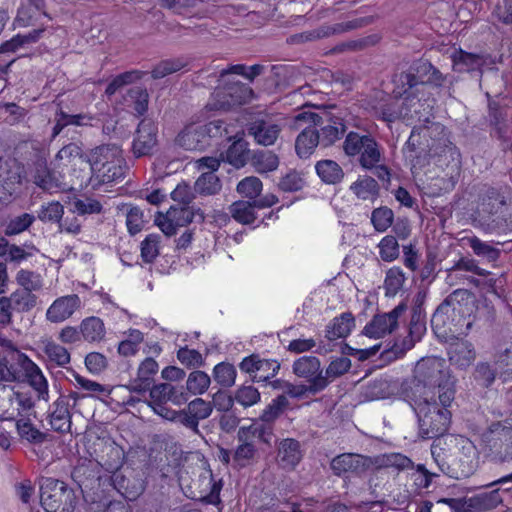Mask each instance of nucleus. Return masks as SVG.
<instances>
[{"instance_id":"obj_11","label":"nucleus","mask_w":512,"mask_h":512,"mask_svg":"<svg viewBox=\"0 0 512 512\" xmlns=\"http://www.w3.org/2000/svg\"><path fill=\"white\" fill-rule=\"evenodd\" d=\"M467 295L466 290H455L435 310L431 318V326L438 336L450 334L451 317L457 315L459 310V297Z\"/></svg>"},{"instance_id":"obj_14","label":"nucleus","mask_w":512,"mask_h":512,"mask_svg":"<svg viewBox=\"0 0 512 512\" xmlns=\"http://www.w3.org/2000/svg\"><path fill=\"white\" fill-rule=\"evenodd\" d=\"M280 125L271 117L259 116L253 118L247 125V133L258 145L270 146L278 139Z\"/></svg>"},{"instance_id":"obj_26","label":"nucleus","mask_w":512,"mask_h":512,"mask_svg":"<svg viewBox=\"0 0 512 512\" xmlns=\"http://www.w3.org/2000/svg\"><path fill=\"white\" fill-rule=\"evenodd\" d=\"M176 144L185 150H199L206 144V134L202 126L188 125L176 137Z\"/></svg>"},{"instance_id":"obj_21","label":"nucleus","mask_w":512,"mask_h":512,"mask_svg":"<svg viewBox=\"0 0 512 512\" xmlns=\"http://www.w3.org/2000/svg\"><path fill=\"white\" fill-rule=\"evenodd\" d=\"M81 306V300L77 294L57 298L46 312L47 319L52 323L63 322L70 318Z\"/></svg>"},{"instance_id":"obj_30","label":"nucleus","mask_w":512,"mask_h":512,"mask_svg":"<svg viewBox=\"0 0 512 512\" xmlns=\"http://www.w3.org/2000/svg\"><path fill=\"white\" fill-rule=\"evenodd\" d=\"M320 145L316 128L306 127L297 136L295 141V150L300 158H308L314 152L315 148Z\"/></svg>"},{"instance_id":"obj_15","label":"nucleus","mask_w":512,"mask_h":512,"mask_svg":"<svg viewBox=\"0 0 512 512\" xmlns=\"http://www.w3.org/2000/svg\"><path fill=\"white\" fill-rule=\"evenodd\" d=\"M217 109L228 110L247 103L253 97V90L241 82H233L215 93Z\"/></svg>"},{"instance_id":"obj_55","label":"nucleus","mask_w":512,"mask_h":512,"mask_svg":"<svg viewBox=\"0 0 512 512\" xmlns=\"http://www.w3.org/2000/svg\"><path fill=\"white\" fill-rule=\"evenodd\" d=\"M263 184L258 177L249 176L242 179L237 185V191L242 196L252 199L253 201L260 195Z\"/></svg>"},{"instance_id":"obj_48","label":"nucleus","mask_w":512,"mask_h":512,"mask_svg":"<svg viewBox=\"0 0 512 512\" xmlns=\"http://www.w3.org/2000/svg\"><path fill=\"white\" fill-rule=\"evenodd\" d=\"M210 383L211 379L207 373L196 370L189 374L186 388L193 395H201L207 391Z\"/></svg>"},{"instance_id":"obj_37","label":"nucleus","mask_w":512,"mask_h":512,"mask_svg":"<svg viewBox=\"0 0 512 512\" xmlns=\"http://www.w3.org/2000/svg\"><path fill=\"white\" fill-rule=\"evenodd\" d=\"M80 333L88 342L100 341L105 335L104 323L98 317L86 318L80 325Z\"/></svg>"},{"instance_id":"obj_44","label":"nucleus","mask_w":512,"mask_h":512,"mask_svg":"<svg viewBox=\"0 0 512 512\" xmlns=\"http://www.w3.org/2000/svg\"><path fill=\"white\" fill-rule=\"evenodd\" d=\"M242 442L237 446L232 455L233 464L235 467L243 468L248 466L256 455V447L248 440H239Z\"/></svg>"},{"instance_id":"obj_29","label":"nucleus","mask_w":512,"mask_h":512,"mask_svg":"<svg viewBox=\"0 0 512 512\" xmlns=\"http://www.w3.org/2000/svg\"><path fill=\"white\" fill-rule=\"evenodd\" d=\"M373 467L395 468L398 471L413 469L414 463L410 458L401 453H387L372 457Z\"/></svg>"},{"instance_id":"obj_46","label":"nucleus","mask_w":512,"mask_h":512,"mask_svg":"<svg viewBox=\"0 0 512 512\" xmlns=\"http://www.w3.org/2000/svg\"><path fill=\"white\" fill-rule=\"evenodd\" d=\"M112 482L115 489L125 498L129 500H134L138 497L143 491L142 483H138V486L135 485L133 487L129 486L130 480L127 479L124 475L119 472H115L112 477Z\"/></svg>"},{"instance_id":"obj_64","label":"nucleus","mask_w":512,"mask_h":512,"mask_svg":"<svg viewBox=\"0 0 512 512\" xmlns=\"http://www.w3.org/2000/svg\"><path fill=\"white\" fill-rule=\"evenodd\" d=\"M234 399L243 407H250L260 401V393L251 385H243L236 390Z\"/></svg>"},{"instance_id":"obj_12","label":"nucleus","mask_w":512,"mask_h":512,"mask_svg":"<svg viewBox=\"0 0 512 512\" xmlns=\"http://www.w3.org/2000/svg\"><path fill=\"white\" fill-rule=\"evenodd\" d=\"M406 309V304L400 303L388 313L374 315L363 328L362 334L374 339L391 334L398 327V319Z\"/></svg>"},{"instance_id":"obj_33","label":"nucleus","mask_w":512,"mask_h":512,"mask_svg":"<svg viewBox=\"0 0 512 512\" xmlns=\"http://www.w3.org/2000/svg\"><path fill=\"white\" fill-rule=\"evenodd\" d=\"M56 161H61L65 167H74L80 164H87V155L76 143H69L63 146L55 156Z\"/></svg>"},{"instance_id":"obj_1","label":"nucleus","mask_w":512,"mask_h":512,"mask_svg":"<svg viewBox=\"0 0 512 512\" xmlns=\"http://www.w3.org/2000/svg\"><path fill=\"white\" fill-rule=\"evenodd\" d=\"M402 393L407 400L433 399L443 404H451L455 396L454 381L444 359L426 357L417 362L413 379L402 385Z\"/></svg>"},{"instance_id":"obj_56","label":"nucleus","mask_w":512,"mask_h":512,"mask_svg":"<svg viewBox=\"0 0 512 512\" xmlns=\"http://www.w3.org/2000/svg\"><path fill=\"white\" fill-rule=\"evenodd\" d=\"M35 221V217L29 213H23L12 218L5 227L6 236L18 235L27 230Z\"/></svg>"},{"instance_id":"obj_38","label":"nucleus","mask_w":512,"mask_h":512,"mask_svg":"<svg viewBox=\"0 0 512 512\" xmlns=\"http://www.w3.org/2000/svg\"><path fill=\"white\" fill-rule=\"evenodd\" d=\"M284 393L298 400L314 396L323 391V385L320 381L308 384H284Z\"/></svg>"},{"instance_id":"obj_6","label":"nucleus","mask_w":512,"mask_h":512,"mask_svg":"<svg viewBox=\"0 0 512 512\" xmlns=\"http://www.w3.org/2000/svg\"><path fill=\"white\" fill-rule=\"evenodd\" d=\"M343 151L348 157L356 158L365 170H372L382 160V149L369 133L360 134L350 131L343 141Z\"/></svg>"},{"instance_id":"obj_25","label":"nucleus","mask_w":512,"mask_h":512,"mask_svg":"<svg viewBox=\"0 0 512 512\" xmlns=\"http://www.w3.org/2000/svg\"><path fill=\"white\" fill-rule=\"evenodd\" d=\"M121 156V149L114 144L98 146L87 155V164L90 167L91 175L100 172L110 161Z\"/></svg>"},{"instance_id":"obj_3","label":"nucleus","mask_w":512,"mask_h":512,"mask_svg":"<svg viewBox=\"0 0 512 512\" xmlns=\"http://www.w3.org/2000/svg\"><path fill=\"white\" fill-rule=\"evenodd\" d=\"M15 20L19 26L38 25L39 27L28 34H18L11 40L3 43L0 46V53L14 52L25 44L36 42L45 31L51 18L44 11V0H22Z\"/></svg>"},{"instance_id":"obj_9","label":"nucleus","mask_w":512,"mask_h":512,"mask_svg":"<svg viewBox=\"0 0 512 512\" xmlns=\"http://www.w3.org/2000/svg\"><path fill=\"white\" fill-rule=\"evenodd\" d=\"M204 215L199 209L190 206H171L165 215L159 214L155 222L161 231L172 236L176 233L178 227L186 226L193 221L202 222Z\"/></svg>"},{"instance_id":"obj_42","label":"nucleus","mask_w":512,"mask_h":512,"mask_svg":"<svg viewBox=\"0 0 512 512\" xmlns=\"http://www.w3.org/2000/svg\"><path fill=\"white\" fill-rule=\"evenodd\" d=\"M148 93L141 87L130 88L125 95V102L132 106L137 115H143L148 108Z\"/></svg>"},{"instance_id":"obj_10","label":"nucleus","mask_w":512,"mask_h":512,"mask_svg":"<svg viewBox=\"0 0 512 512\" xmlns=\"http://www.w3.org/2000/svg\"><path fill=\"white\" fill-rule=\"evenodd\" d=\"M60 164H55L54 168L48 166L47 159L42 154H37L30 168L32 182L47 192H54L62 188L63 175Z\"/></svg>"},{"instance_id":"obj_31","label":"nucleus","mask_w":512,"mask_h":512,"mask_svg":"<svg viewBox=\"0 0 512 512\" xmlns=\"http://www.w3.org/2000/svg\"><path fill=\"white\" fill-rule=\"evenodd\" d=\"M315 170L320 179L326 184H337L344 178V171L341 166L330 159L318 161Z\"/></svg>"},{"instance_id":"obj_41","label":"nucleus","mask_w":512,"mask_h":512,"mask_svg":"<svg viewBox=\"0 0 512 512\" xmlns=\"http://www.w3.org/2000/svg\"><path fill=\"white\" fill-rule=\"evenodd\" d=\"M194 190L201 195H215L221 190V182L212 172H203L196 180Z\"/></svg>"},{"instance_id":"obj_17","label":"nucleus","mask_w":512,"mask_h":512,"mask_svg":"<svg viewBox=\"0 0 512 512\" xmlns=\"http://www.w3.org/2000/svg\"><path fill=\"white\" fill-rule=\"evenodd\" d=\"M292 370L297 377L306 379L308 383L320 381L323 390L330 383L327 376H324L320 360L315 356H302L296 359L293 362Z\"/></svg>"},{"instance_id":"obj_19","label":"nucleus","mask_w":512,"mask_h":512,"mask_svg":"<svg viewBox=\"0 0 512 512\" xmlns=\"http://www.w3.org/2000/svg\"><path fill=\"white\" fill-rule=\"evenodd\" d=\"M17 363L25 371L29 384L37 391L38 397L48 400V383L40 368L24 353L17 351Z\"/></svg>"},{"instance_id":"obj_49","label":"nucleus","mask_w":512,"mask_h":512,"mask_svg":"<svg viewBox=\"0 0 512 512\" xmlns=\"http://www.w3.org/2000/svg\"><path fill=\"white\" fill-rule=\"evenodd\" d=\"M236 375V369L230 363L221 362L213 369L214 380L222 387L233 386L235 384Z\"/></svg>"},{"instance_id":"obj_58","label":"nucleus","mask_w":512,"mask_h":512,"mask_svg":"<svg viewBox=\"0 0 512 512\" xmlns=\"http://www.w3.org/2000/svg\"><path fill=\"white\" fill-rule=\"evenodd\" d=\"M160 235L149 234L141 242V257L144 262L152 263L159 255Z\"/></svg>"},{"instance_id":"obj_34","label":"nucleus","mask_w":512,"mask_h":512,"mask_svg":"<svg viewBox=\"0 0 512 512\" xmlns=\"http://www.w3.org/2000/svg\"><path fill=\"white\" fill-rule=\"evenodd\" d=\"M251 164L259 173L274 171L279 166L278 156L268 150H257L251 157Z\"/></svg>"},{"instance_id":"obj_62","label":"nucleus","mask_w":512,"mask_h":512,"mask_svg":"<svg viewBox=\"0 0 512 512\" xmlns=\"http://www.w3.org/2000/svg\"><path fill=\"white\" fill-rule=\"evenodd\" d=\"M405 281L403 271L399 267H392L386 273L385 289L386 295L394 296L402 288Z\"/></svg>"},{"instance_id":"obj_36","label":"nucleus","mask_w":512,"mask_h":512,"mask_svg":"<svg viewBox=\"0 0 512 512\" xmlns=\"http://www.w3.org/2000/svg\"><path fill=\"white\" fill-rule=\"evenodd\" d=\"M451 59L454 69L458 72L475 70L483 64V59L480 55L468 53L461 49L455 51L451 55Z\"/></svg>"},{"instance_id":"obj_22","label":"nucleus","mask_w":512,"mask_h":512,"mask_svg":"<svg viewBox=\"0 0 512 512\" xmlns=\"http://www.w3.org/2000/svg\"><path fill=\"white\" fill-rule=\"evenodd\" d=\"M426 332V317L422 304H416L412 308L408 326V336L402 341L401 350H410L415 343L420 341Z\"/></svg>"},{"instance_id":"obj_2","label":"nucleus","mask_w":512,"mask_h":512,"mask_svg":"<svg viewBox=\"0 0 512 512\" xmlns=\"http://www.w3.org/2000/svg\"><path fill=\"white\" fill-rule=\"evenodd\" d=\"M444 132L439 123H430L414 127L404 148L405 160L409 163L412 174H417L422 168L430 164L432 157L441 152L446 146L444 137L436 138Z\"/></svg>"},{"instance_id":"obj_4","label":"nucleus","mask_w":512,"mask_h":512,"mask_svg":"<svg viewBox=\"0 0 512 512\" xmlns=\"http://www.w3.org/2000/svg\"><path fill=\"white\" fill-rule=\"evenodd\" d=\"M408 401L417 415L421 438H438L448 431L451 421V413L448 410L450 404H443L436 397Z\"/></svg>"},{"instance_id":"obj_5","label":"nucleus","mask_w":512,"mask_h":512,"mask_svg":"<svg viewBox=\"0 0 512 512\" xmlns=\"http://www.w3.org/2000/svg\"><path fill=\"white\" fill-rule=\"evenodd\" d=\"M482 450L491 462L512 461V426L507 422L491 423L481 434Z\"/></svg>"},{"instance_id":"obj_7","label":"nucleus","mask_w":512,"mask_h":512,"mask_svg":"<svg viewBox=\"0 0 512 512\" xmlns=\"http://www.w3.org/2000/svg\"><path fill=\"white\" fill-rule=\"evenodd\" d=\"M294 122L295 124L307 122L313 124V128L318 127L319 129H316L317 136L320 145L325 148L340 140L346 131L344 119L328 111H322L321 113L303 111L294 117Z\"/></svg>"},{"instance_id":"obj_43","label":"nucleus","mask_w":512,"mask_h":512,"mask_svg":"<svg viewBox=\"0 0 512 512\" xmlns=\"http://www.w3.org/2000/svg\"><path fill=\"white\" fill-rule=\"evenodd\" d=\"M470 506L478 510H490L502 503L499 489L479 493L469 499Z\"/></svg>"},{"instance_id":"obj_23","label":"nucleus","mask_w":512,"mask_h":512,"mask_svg":"<svg viewBox=\"0 0 512 512\" xmlns=\"http://www.w3.org/2000/svg\"><path fill=\"white\" fill-rule=\"evenodd\" d=\"M20 183L21 176L18 169L11 167L0 158V205L10 202Z\"/></svg>"},{"instance_id":"obj_28","label":"nucleus","mask_w":512,"mask_h":512,"mask_svg":"<svg viewBox=\"0 0 512 512\" xmlns=\"http://www.w3.org/2000/svg\"><path fill=\"white\" fill-rule=\"evenodd\" d=\"M124 174V159L121 155L113 161H110L109 164L105 165L100 172L93 173L91 175V180L95 181L96 184H108L122 179Z\"/></svg>"},{"instance_id":"obj_16","label":"nucleus","mask_w":512,"mask_h":512,"mask_svg":"<svg viewBox=\"0 0 512 512\" xmlns=\"http://www.w3.org/2000/svg\"><path fill=\"white\" fill-rule=\"evenodd\" d=\"M373 467L372 457L355 453H343L334 457L330 468L336 476L346 473L362 474Z\"/></svg>"},{"instance_id":"obj_51","label":"nucleus","mask_w":512,"mask_h":512,"mask_svg":"<svg viewBox=\"0 0 512 512\" xmlns=\"http://www.w3.org/2000/svg\"><path fill=\"white\" fill-rule=\"evenodd\" d=\"M470 248L474 254L487 259L488 261H496L500 256V250L487 242L481 241L476 236L467 239Z\"/></svg>"},{"instance_id":"obj_27","label":"nucleus","mask_w":512,"mask_h":512,"mask_svg":"<svg viewBox=\"0 0 512 512\" xmlns=\"http://www.w3.org/2000/svg\"><path fill=\"white\" fill-rule=\"evenodd\" d=\"M449 361L461 369L470 366L476 357L473 345L468 341H457L450 345Z\"/></svg>"},{"instance_id":"obj_52","label":"nucleus","mask_w":512,"mask_h":512,"mask_svg":"<svg viewBox=\"0 0 512 512\" xmlns=\"http://www.w3.org/2000/svg\"><path fill=\"white\" fill-rule=\"evenodd\" d=\"M288 405L287 397L284 394L279 395L263 410L260 419L263 422L271 423L284 412Z\"/></svg>"},{"instance_id":"obj_50","label":"nucleus","mask_w":512,"mask_h":512,"mask_svg":"<svg viewBox=\"0 0 512 512\" xmlns=\"http://www.w3.org/2000/svg\"><path fill=\"white\" fill-rule=\"evenodd\" d=\"M64 215V207L58 201H52L41 206L37 218L44 223H60Z\"/></svg>"},{"instance_id":"obj_61","label":"nucleus","mask_w":512,"mask_h":512,"mask_svg":"<svg viewBox=\"0 0 512 512\" xmlns=\"http://www.w3.org/2000/svg\"><path fill=\"white\" fill-rule=\"evenodd\" d=\"M186 66L182 59H167L158 63L151 74L154 79H160L167 75L180 71Z\"/></svg>"},{"instance_id":"obj_59","label":"nucleus","mask_w":512,"mask_h":512,"mask_svg":"<svg viewBox=\"0 0 512 512\" xmlns=\"http://www.w3.org/2000/svg\"><path fill=\"white\" fill-rule=\"evenodd\" d=\"M280 364L276 360L261 359L256 374L252 376L253 382H265L273 378L279 371Z\"/></svg>"},{"instance_id":"obj_18","label":"nucleus","mask_w":512,"mask_h":512,"mask_svg":"<svg viewBox=\"0 0 512 512\" xmlns=\"http://www.w3.org/2000/svg\"><path fill=\"white\" fill-rule=\"evenodd\" d=\"M70 397L74 400L73 405H76L78 399L76 393L70 396L62 395L53 404V410L50 414V424L54 431L67 433L71 429Z\"/></svg>"},{"instance_id":"obj_32","label":"nucleus","mask_w":512,"mask_h":512,"mask_svg":"<svg viewBox=\"0 0 512 512\" xmlns=\"http://www.w3.org/2000/svg\"><path fill=\"white\" fill-rule=\"evenodd\" d=\"M354 326V317L351 313H343L333 321L326 328V338L330 341L346 337L352 327Z\"/></svg>"},{"instance_id":"obj_54","label":"nucleus","mask_w":512,"mask_h":512,"mask_svg":"<svg viewBox=\"0 0 512 512\" xmlns=\"http://www.w3.org/2000/svg\"><path fill=\"white\" fill-rule=\"evenodd\" d=\"M16 282L23 290L30 292L40 290L43 285L40 274L25 269L18 271L16 275Z\"/></svg>"},{"instance_id":"obj_63","label":"nucleus","mask_w":512,"mask_h":512,"mask_svg":"<svg viewBox=\"0 0 512 512\" xmlns=\"http://www.w3.org/2000/svg\"><path fill=\"white\" fill-rule=\"evenodd\" d=\"M227 161L236 168L243 167L247 160L246 144L242 141L234 142L227 150Z\"/></svg>"},{"instance_id":"obj_39","label":"nucleus","mask_w":512,"mask_h":512,"mask_svg":"<svg viewBox=\"0 0 512 512\" xmlns=\"http://www.w3.org/2000/svg\"><path fill=\"white\" fill-rule=\"evenodd\" d=\"M254 208H257L256 205H254V201L240 200L232 203L229 207V211L237 222L241 224H251L256 219Z\"/></svg>"},{"instance_id":"obj_47","label":"nucleus","mask_w":512,"mask_h":512,"mask_svg":"<svg viewBox=\"0 0 512 512\" xmlns=\"http://www.w3.org/2000/svg\"><path fill=\"white\" fill-rule=\"evenodd\" d=\"M14 309L18 312H28L37 304V296L30 291L18 289L10 297Z\"/></svg>"},{"instance_id":"obj_24","label":"nucleus","mask_w":512,"mask_h":512,"mask_svg":"<svg viewBox=\"0 0 512 512\" xmlns=\"http://www.w3.org/2000/svg\"><path fill=\"white\" fill-rule=\"evenodd\" d=\"M277 458L283 469L293 470L303 458V450L298 440L286 438L279 442Z\"/></svg>"},{"instance_id":"obj_8","label":"nucleus","mask_w":512,"mask_h":512,"mask_svg":"<svg viewBox=\"0 0 512 512\" xmlns=\"http://www.w3.org/2000/svg\"><path fill=\"white\" fill-rule=\"evenodd\" d=\"M40 503L46 512H73L77 498L68 485L54 478L40 481Z\"/></svg>"},{"instance_id":"obj_20","label":"nucleus","mask_w":512,"mask_h":512,"mask_svg":"<svg viewBox=\"0 0 512 512\" xmlns=\"http://www.w3.org/2000/svg\"><path fill=\"white\" fill-rule=\"evenodd\" d=\"M457 479L472 475L478 466V452L475 445L468 439L462 441L461 449L455 459Z\"/></svg>"},{"instance_id":"obj_53","label":"nucleus","mask_w":512,"mask_h":512,"mask_svg":"<svg viewBox=\"0 0 512 512\" xmlns=\"http://www.w3.org/2000/svg\"><path fill=\"white\" fill-rule=\"evenodd\" d=\"M44 352L50 361L54 362L57 366L65 367L70 363V353L68 350L52 341L46 343Z\"/></svg>"},{"instance_id":"obj_40","label":"nucleus","mask_w":512,"mask_h":512,"mask_svg":"<svg viewBox=\"0 0 512 512\" xmlns=\"http://www.w3.org/2000/svg\"><path fill=\"white\" fill-rule=\"evenodd\" d=\"M103 452H106L107 458L102 457V465L107 470H117L122 466L124 461V451L113 441H106L103 446Z\"/></svg>"},{"instance_id":"obj_45","label":"nucleus","mask_w":512,"mask_h":512,"mask_svg":"<svg viewBox=\"0 0 512 512\" xmlns=\"http://www.w3.org/2000/svg\"><path fill=\"white\" fill-rule=\"evenodd\" d=\"M350 189L358 198L366 200L378 194L379 186L374 178L365 176L354 182Z\"/></svg>"},{"instance_id":"obj_60","label":"nucleus","mask_w":512,"mask_h":512,"mask_svg":"<svg viewBox=\"0 0 512 512\" xmlns=\"http://www.w3.org/2000/svg\"><path fill=\"white\" fill-rule=\"evenodd\" d=\"M394 214L388 207H380L373 210L371 222L378 232H385L393 223Z\"/></svg>"},{"instance_id":"obj_13","label":"nucleus","mask_w":512,"mask_h":512,"mask_svg":"<svg viewBox=\"0 0 512 512\" xmlns=\"http://www.w3.org/2000/svg\"><path fill=\"white\" fill-rule=\"evenodd\" d=\"M158 127L156 123L148 118L140 121L135 131L132 152L136 158L149 156L157 145Z\"/></svg>"},{"instance_id":"obj_57","label":"nucleus","mask_w":512,"mask_h":512,"mask_svg":"<svg viewBox=\"0 0 512 512\" xmlns=\"http://www.w3.org/2000/svg\"><path fill=\"white\" fill-rule=\"evenodd\" d=\"M16 428L19 436L30 443H42L45 439V434L34 427L29 420H18Z\"/></svg>"},{"instance_id":"obj_35","label":"nucleus","mask_w":512,"mask_h":512,"mask_svg":"<svg viewBox=\"0 0 512 512\" xmlns=\"http://www.w3.org/2000/svg\"><path fill=\"white\" fill-rule=\"evenodd\" d=\"M8 403L14 404L15 409H3L0 414L2 420H15L22 411L33 406L31 399L20 392H12L8 397Z\"/></svg>"}]
</instances>
